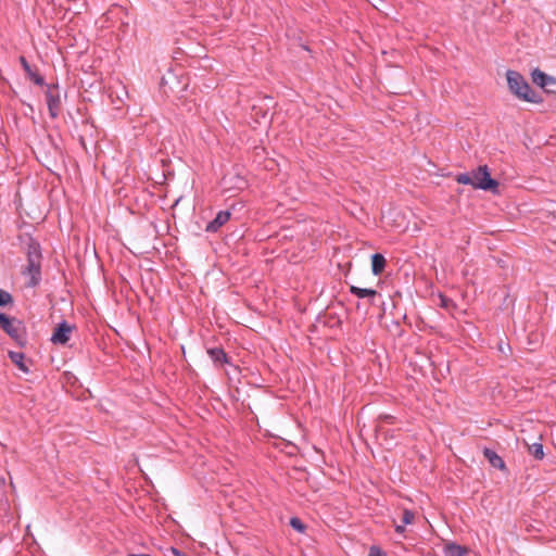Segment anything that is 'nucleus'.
<instances>
[{"mask_svg":"<svg viewBox=\"0 0 556 556\" xmlns=\"http://www.w3.org/2000/svg\"><path fill=\"white\" fill-rule=\"evenodd\" d=\"M18 239L24 245L23 251L27 260V264L23 267L22 274L28 277V287H37L41 281V263L43 258L41 245L39 241L29 233L21 235Z\"/></svg>","mask_w":556,"mask_h":556,"instance_id":"1","label":"nucleus"},{"mask_svg":"<svg viewBox=\"0 0 556 556\" xmlns=\"http://www.w3.org/2000/svg\"><path fill=\"white\" fill-rule=\"evenodd\" d=\"M506 78L509 91L518 99L535 104L543 102V98L530 87L519 72L509 70L506 73Z\"/></svg>","mask_w":556,"mask_h":556,"instance_id":"2","label":"nucleus"},{"mask_svg":"<svg viewBox=\"0 0 556 556\" xmlns=\"http://www.w3.org/2000/svg\"><path fill=\"white\" fill-rule=\"evenodd\" d=\"M471 186L475 189H481L485 191L496 192L498 182L493 179L490 175L486 165H480L471 172Z\"/></svg>","mask_w":556,"mask_h":556,"instance_id":"3","label":"nucleus"},{"mask_svg":"<svg viewBox=\"0 0 556 556\" xmlns=\"http://www.w3.org/2000/svg\"><path fill=\"white\" fill-rule=\"evenodd\" d=\"M47 87L46 90V100L48 105L49 115L51 118H58L61 113V91L58 84H49L45 85Z\"/></svg>","mask_w":556,"mask_h":556,"instance_id":"4","label":"nucleus"},{"mask_svg":"<svg viewBox=\"0 0 556 556\" xmlns=\"http://www.w3.org/2000/svg\"><path fill=\"white\" fill-rule=\"evenodd\" d=\"M531 78L533 84L541 87L544 92L556 94V77L547 75L540 68H534L531 72Z\"/></svg>","mask_w":556,"mask_h":556,"instance_id":"5","label":"nucleus"},{"mask_svg":"<svg viewBox=\"0 0 556 556\" xmlns=\"http://www.w3.org/2000/svg\"><path fill=\"white\" fill-rule=\"evenodd\" d=\"M0 328L13 339L20 337L21 321L9 317L4 313H0Z\"/></svg>","mask_w":556,"mask_h":556,"instance_id":"6","label":"nucleus"},{"mask_svg":"<svg viewBox=\"0 0 556 556\" xmlns=\"http://www.w3.org/2000/svg\"><path fill=\"white\" fill-rule=\"evenodd\" d=\"M73 329L74 326H71L70 324H67V321L64 320L60 323L52 333L51 341L54 344H66L70 341V336Z\"/></svg>","mask_w":556,"mask_h":556,"instance_id":"7","label":"nucleus"},{"mask_svg":"<svg viewBox=\"0 0 556 556\" xmlns=\"http://www.w3.org/2000/svg\"><path fill=\"white\" fill-rule=\"evenodd\" d=\"M231 213L229 211H219L215 218L211 220L205 230L207 232H216L222 226H224L230 219Z\"/></svg>","mask_w":556,"mask_h":556,"instance_id":"8","label":"nucleus"},{"mask_svg":"<svg viewBox=\"0 0 556 556\" xmlns=\"http://www.w3.org/2000/svg\"><path fill=\"white\" fill-rule=\"evenodd\" d=\"M350 292L357 296L358 299H368V302L371 305L375 304L376 298L380 296V294L375 289L359 288L356 286H351Z\"/></svg>","mask_w":556,"mask_h":556,"instance_id":"9","label":"nucleus"},{"mask_svg":"<svg viewBox=\"0 0 556 556\" xmlns=\"http://www.w3.org/2000/svg\"><path fill=\"white\" fill-rule=\"evenodd\" d=\"M482 452L483 456L486 458V460L490 463L492 467L500 470H506L504 459L495 451L489 447H484Z\"/></svg>","mask_w":556,"mask_h":556,"instance_id":"10","label":"nucleus"},{"mask_svg":"<svg viewBox=\"0 0 556 556\" xmlns=\"http://www.w3.org/2000/svg\"><path fill=\"white\" fill-rule=\"evenodd\" d=\"M207 354L216 366L229 363V357L222 348L207 349Z\"/></svg>","mask_w":556,"mask_h":556,"instance_id":"11","label":"nucleus"},{"mask_svg":"<svg viewBox=\"0 0 556 556\" xmlns=\"http://www.w3.org/2000/svg\"><path fill=\"white\" fill-rule=\"evenodd\" d=\"M387 261L384 256L380 253H375L371 255V271L374 275H380L386 268Z\"/></svg>","mask_w":556,"mask_h":556,"instance_id":"12","label":"nucleus"},{"mask_svg":"<svg viewBox=\"0 0 556 556\" xmlns=\"http://www.w3.org/2000/svg\"><path fill=\"white\" fill-rule=\"evenodd\" d=\"M468 548L456 543H448L443 548L444 556H465Z\"/></svg>","mask_w":556,"mask_h":556,"instance_id":"13","label":"nucleus"},{"mask_svg":"<svg viewBox=\"0 0 556 556\" xmlns=\"http://www.w3.org/2000/svg\"><path fill=\"white\" fill-rule=\"evenodd\" d=\"M9 357L13 364H15L22 371L29 372V367L26 364V358L22 352H9Z\"/></svg>","mask_w":556,"mask_h":556,"instance_id":"14","label":"nucleus"},{"mask_svg":"<svg viewBox=\"0 0 556 556\" xmlns=\"http://www.w3.org/2000/svg\"><path fill=\"white\" fill-rule=\"evenodd\" d=\"M174 83L178 84L176 76L173 74H169L167 77L162 78L161 86L164 90V93H178L180 91L176 90V88L174 87Z\"/></svg>","mask_w":556,"mask_h":556,"instance_id":"15","label":"nucleus"},{"mask_svg":"<svg viewBox=\"0 0 556 556\" xmlns=\"http://www.w3.org/2000/svg\"><path fill=\"white\" fill-rule=\"evenodd\" d=\"M25 73L34 84L38 86H45V78L39 74L38 70L36 67H33L31 65L28 66V70H25Z\"/></svg>","mask_w":556,"mask_h":556,"instance_id":"16","label":"nucleus"},{"mask_svg":"<svg viewBox=\"0 0 556 556\" xmlns=\"http://www.w3.org/2000/svg\"><path fill=\"white\" fill-rule=\"evenodd\" d=\"M529 454L535 459L541 460L544 457L543 445L541 443H533L528 446Z\"/></svg>","mask_w":556,"mask_h":556,"instance_id":"17","label":"nucleus"},{"mask_svg":"<svg viewBox=\"0 0 556 556\" xmlns=\"http://www.w3.org/2000/svg\"><path fill=\"white\" fill-rule=\"evenodd\" d=\"M376 431L378 433V437H382L384 441H388V438L393 439L394 438V431H390L386 429L382 425H378L376 427Z\"/></svg>","mask_w":556,"mask_h":556,"instance_id":"18","label":"nucleus"},{"mask_svg":"<svg viewBox=\"0 0 556 556\" xmlns=\"http://www.w3.org/2000/svg\"><path fill=\"white\" fill-rule=\"evenodd\" d=\"M290 526L292 527V529H294L295 531H298L300 533H303L305 531V529H306V526L298 517H292L290 519Z\"/></svg>","mask_w":556,"mask_h":556,"instance_id":"19","label":"nucleus"},{"mask_svg":"<svg viewBox=\"0 0 556 556\" xmlns=\"http://www.w3.org/2000/svg\"><path fill=\"white\" fill-rule=\"evenodd\" d=\"M12 303H13L12 295L8 291L0 289V306H5V305L12 304Z\"/></svg>","mask_w":556,"mask_h":556,"instance_id":"20","label":"nucleus"},{"mask_svg":"<svg viewBox=\"0 0 556 556\" xmlns=\"http://www.w3.org/2000/svg\"><path fill=\"white\" fill-rule=\"evenodd\" d=\"M455 180L458 182V184H462V185H470L472 184V180H471V173H463V174H458L455 178Z\"/></svg>","mask_w":556,"mask_h":556,"instance_id":"21","label":"nucleus"},{"mask_svg":"<svg viewBox=\"0 0 556 556\" xmlns=\"http://www.w3.org/2000/svg\"><path fill=\"white\" fill-rule=\"evenodd\" d=\"M415 519V514L412 510L405 509L402 514V523L410 525Z\"/></svg>","mask_w":556,"mask_h":556,"instance_id":"22","label":"nucleus"},{"mask_svg":"<svg viewBox=\"0 0 556 556\" xmlns=\"http://www.w3.org/2000/svg\"><path fill=\"white\" fill-rule=\"evenodd\" d=\"M368 556H388V555L379 546L372 545L369 548Z\"/></svg>","mask_w":556,"mask_h":556,"instance_id":"23","label":"nucleus"},{"mask_svg":"<svg viewBox=\"0 0 556 556\" xmlns=\"http://www.w3.org/2000/svg\"><path fill=\"white\" fill-rule=\"evenodd\" d=\"M440 300H441V306L448 309L450 307H454L455 304L453 302V300L448 299L447 296L445 295H441L440 296Z\"/></svg>","mask_w":556,"mask_h":556,"instance_id":"24","label":"nucleus"},{"mask_svg":"<svg viewBox=\"0 0 556 556\" xmlns=\"http://www.w3.org/2000/svg\"><path fill=\"white\" fill-rule=\"evenodd\" d=\"M394 419L395 418L392 415L382 414V415L379 416V425H382V422L393 424Z\"/></svg>","mask_w":556,"mask_h":556,"instance_id":"25","label":"nucleus"},{"mask_svg":"<svg viewBox=\"0 0 556 556\" xmlns=\"http://www.w3.org/2000/svg\"><path fill=\"white\" fill-rule=\"evenodd\" d=\"M18 60H20V63H21V65H22L23 70H24V71H25V70H28V66H29L30 64L28 63V61L26 60V58H25V56H23V55H21Z\"/></svg>","mask_w":556,"mask_h":556,"instance_id":"26","label":"nucleus"},{"mask_svg":"<svg viewBox=\"0 0 556 556\" xmlns=\"http://www.w3.org/2000/svg\"><path fill=\"white\" fill-rule=\"evenodd\" d=\"M404 526H405V525H403V523H402V525H397V526L395 527V532H396V533H400V534H401V533H404V532H405V527H404Z\"/></svg>","mask_w":556,"mask_h":556,"instance_id":"27","label":"nucleus"},{"mask_svg":"<svg viewBox=\"0 0 556 556\" xmlns=\"http://www.w3.org/2000/svg\"><path fill=\"white\" fill-rule=\"evenodd\" d=\"M173 552H174V554H175L176 556H188V555L184 554L182 552H180V551H179V549H177V548H173Z\"/></svg>","mask_w":556,"mask_h":556,"instance_id":"28","label":"nucleus"}]
</instances>
